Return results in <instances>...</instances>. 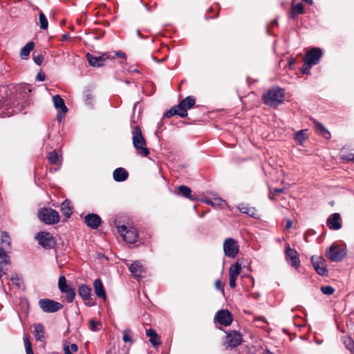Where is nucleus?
Masks as SVG:
<instances>
[{"label": "nucleus", "instance_id": "nucleus-1", "mask_svg": "<svg viewBox=\"0 0 354 354\" xmlns=\"http://www.w3.org/2000/svg\"><path fill=\"white\" fill-rule=\"evenodd\" d=\"M132 142L138 155L147 157L149 154V150L146 146L145 138L142 135L140 127L138 125L133 127Z\"/></svg>", "mask_w": 354, "mask_h": 354}, {"label": "nucleus", "instance_id": "nucleus-2", "mask_svg": "<svg viewBox=\"0 0 354 354\" xmlns=\"http://www.w3.org/2000/svg\"><path fill=\"white\" fill-rule=\"evenodd\" d=\"M285 92L283 88L272 87L263 94L264 103L270 106H277L281 104L284 100Z\"/></svg>", "mask_w": 354, "mask_h": 354}, {"label": "nucleus", "instance_id": "nucleus-3", "mask_svg": "<svg viewBox=\"0 0 354 354\" xmlns=\"http://www.w3.org/2000/svg\"><path fill=\"white\" fill-rule=\"evenodd\" d=\"M347 253L346 246L343 245L332 244L330 247L326 250V257L333 262L341 261Z\"/></svg>", "mask_w": 354, "mask_h": 354}, {"label": "nucleus", "instance_id": "nucleus-4", "mask_svg": "<svg viewBox=\"0 0 354 354\" xmlns=\"http://www.w3.org/2000/svg\"><path fill=\"white\" fill-rule=\"evenodd\" d=\"M38 216L41 221L49 225L57 223L60 221L59 213L50 208L43 209L39 212Z\"/></svg>", "mask_w": 354, "mask_h": 354}, {"label": "nucleus", "instance_id": "nucleus-5", "mask_svg": "<svg viewBox=\"0 0 354 354\" xmlns=\"http://www.w3.org/2000/svg\"><path fill=\"white\" fill-rule=\"evenodd\" d=\"M223 251L225 256L234 258L239 252V245L236 240L227 238L223 242Z\"/></svg>", "mask_w": 354, "mask_h": 354}, {"label": "nucleus", "instance_id": "nucleus-6", "mask_svg": "<svg viewBox=\"0 0 354 354\" xmlns=\"http://www.w3.org/2000/svg\"><path fill=\"white\" fill-rule=\"evenodd\" d=\"M38 243L45 249H51L55 245V241L52 234L46 232H39L36 236Z\"/></svg>", "mask_w": 354, "mask_h": 354}, {"label": "nucleus", "instance_id": "nucleus-7", "mask_svg": "<svg viewBox=\"0 0 354 354\" xmlns=\"http://www.w3.org/2000/svg\"><path fill=\"white\" fill-rule=\"evenodd\" d=\"M118 231L124 240L129 243H133L137 241L138 234L136 229L127 228L125 225L118 226Z\"/></svg>", "mask_w": 354, "mask_h": 354}, {"label": "nucleus", "instance_id": "nucleus-8", "mask_svg": "<svg viewBox=\"0 0 354 354\" xmlns=\"http://www.w3.org/2000/svg\"><path fill=\"white\" fill-rule=\"evenodd\" d=\"M39 306L44 312L55 313L62 308V305L49 299H42L39 301Z\"/></svg>", "mask_w": 354, "mask_h": 354}, {"label": "nucleus", "instance_id": "nucleus-9", "mask_svg": "<svg viewBox=\"0 0 354 354\" xmlns=\"http://www.w3.org/2000/svg\"><path fill=\"white\" fill-rule=\"evenodd\" d=\"M243 342L242 335L239 332L232 330L227 334L226 348H235L239 346Z\"/></svg>", "mask_w": 354, "mask_h": 354}, {"label": "nucleus", "instance_id": "nucleus-10", "mask_svg": "<svg viewBox=\"0 0 354 354\" xmlns=\"http://www.w3.org/2000/svg\"><path fill=\"white\" fill-rule=\"evenodd\" d=\"M311 263L317 273L321 276H327L328 270L326 268V261L322 257H317L316 259L311 257Z\"/></svg>", "mask_w": 354, "mask_h": 354}, {"label": "nucleus", "instance_id": "nucleus-11", "mask_svg": "<svg viewBox=\"0 0 354 354\" xmlns=\"http://www.w3.org/2000/svg\"><path fill=\"white\" fill-rule=\"evenodd\" d=\"M196 100L193 96H187L183 100L178 104V109L180 111V117L185 118L187 116V110L194 106Z\"/></svg>", "mask_w": 354, "mask_h": 354}, {"label": "nucleus", "instance_id": "nucleus-12", "mask_svg": "<svg viewBox=\"0 0 354 354\" xmlns=\"http://www.w3.org/2000/svg\"><path fill=\"white\" fill-rule=\"evenodd\" d=\"M214 319L218 323L225 326H230L233 320L232 315L228 310H218Z\"/></svg>", "mask_w": 354, "mask_h": 354}, {"label": "nucleus", "instance_id": "nucleus-13", "mask_svg": "<svg viewBox=\"0 0 354 354\" xmlns=\"http://www.w3.org/2000/svg\"><path fill=\"white\" fill-rule=\"evenodd\" d=\"M127 266L135 279L140 280L144 277L145 269L139 261H135L130 265L127 264Z\"/></svg>", "mask_w": 354, "mask_h": 354}, {"label": "nucleus", "instance_id": "nucleus-14", "mask_svg": "<svg viewBox=\"0 0 354 354\" xmlns=\"http://www.w3.org/2000/svg\"><path fill=\"white\" fill-rule=\"evenodd\" d=\"M285 254L286 259L289 263L295 268H297L299 266V259L298 253L295 250L290 248L288 244L286 247Z\"/></svg>", "mask_w": 354, "mask_h": 354}, {"label": "nucleus", "instance_id": "nucleus-15", "mask_svg": "<svg viewBox=\"0 0 354 354\" xmlns=\"http://www.w3.org/2000/svg\"><path fill=\"white\" fill-rule=\"evenodd\" d=\"M326 225L330 230H339L342 228V219L339 213L332 214L326 220Z\"/></svg>", "mask_w": 354, "mask_h": 354}, {"label": "nucleus", "instance_id": "nucleus-16", "mask_svg": "<svg viewBox=\"0 0 354 354\" xmlns=\"http://www.w3.org/2000/svg\"><path fill=\"white\" fill-rule=\"evenodd\" d=\"M109 58L106 53H104L100 56H94L90 53H87L86 59L89 64L93 67H101L104 65V62Z\"/></svg>", "mask_w": 354, "mask_h": 354}, {"label": "nucleus", "instance_id": "nucleus-17", "mask_svg": "<svg viewBox=\"0 0 354 354\" xmlns=\"http://www.w3.org/2000/svg\"><path fill=\"white\" fill-rule=\"evenodd\" d=\"M0 99V117H10L13 115L15 111L9 105L8 99H5L3 95L1 96Z\"/></svg>", "mask_w": 354, "mask_h": 354}, {"label": "nucleus", "instance_id": "nucleus-18", "mask_svg": "<svg viewBox=\"0 0 354 354\" xmlns=\"http://www.w3.org/2000/svg\"><path fill=\"white\" fill-rule=\"evenodd\" d=\"M53 104L55 108L58 111L57 118L59 120H61L62 116L60 115V113L65 114L68 111V109L65 104L64 100L59 95H55L53 97Z\"/></svg>", "mask_w": 354, "mask_h": 354}, {"label": "nucleus", "instance_id": "nucleus-19", "mask_svg": "<svg viewBox=\"0 0 354 354\" xmlns=\"http://www.w3.org/2000/svg\"><path fill=\"white\" fill-rule=\"evenodd\" d=\"M84 222L91 229H97L102 223L101 218L96 214H88L84 217Z\"/></svg>", "mask_w": 354, "mask_h": 354}, {"label": "nucleus", "instance_id": "nucleus-20", "mask_svg": "<svg viewBox=\"0 0 354 354\" xmlns=\"http://www.w3.org/2000/svg\"><path fill=\"white\" fill-rule=\"evenodd\" d=\"M304 12V6L301 3L297 2V0H292L290 10L288 12L290 19H295L298 15L303 14Z\"/></svg>", "mask_w": 354, "mask_h": 354}, {"label": "nucleus", "instance_id": "nucleus-21", "mask_svg": "<svg viewBox=\"0 0 354 354\" xmlns=\"http://www.w3.org/2000/svg\"><path fill=\"white\" fill-rule=\"evenodd\" d=\"M93 288L96 296L105 301L106 299V295L100 279H95L93 282Z\"/></svg>", "mask_w": 354, "mask_h": 354}, {"label": "nucleus", "instance_id": "nucleus-22", "mask_svg": "<svg viewBox=\"0 0 354 354\" xmlns=\"http://www.w3.org/2000/svg\"><path fill=\"white\" fill-rule=\"evenodd\" d=\"M113 176L115 181L122 182L127 179L129 174L124 169L118 167L113 171Z\"/></svg>", "mask_w": 354, "mask_h": 354}, {"label": "nucleus", "instance_id": "nucleus-23", "mask_svg": "<svg viewBox=\"0 0 354 354\" xmlns=\"http://www.w3.org/2000/svg\"><path fill=\"white\" fill-rule=\"evenodd\" d=\"M146 335L149 337V342L154 348H156L158 346L160 345L161 342L159 340L160 337L157 335L155 330L153 328L147 330Z\"/></svg>", "mask_w": 354, "mask_h": 354}, {"label": "nucleus", "instance_id": "nucleus-24", "mask_svg": "<svg viewBox=\"0 0 354 354\" xmlns=\"http://www.w3.org/2000/svg\"><path fill=\"white\" fill-rule=\"evenodd\" d=\"M314 123L315 124V131L318 135L324 137L327 140L330 138V133L322 123H319L315 120H314Z\"/></svg>", "mask_w": 354, "mask_h": 354}, {"label": "nucleus", "instance_id": "nucleus-25", "mask_svg": "<svg viewBox=\"0 0 354 354\" xmlns=\"http://www.w3.org/2000/svg\"><path fill=\"white\" fill-rule=\"evenodd\" d=\"M323 55V51L319 48H311V66L319 63Z\"/></svg>", "mask_w": 354, "mask_h": 354}, {"label": "nucleus", "instance_id": "nucleus-26", "mask_svg": "<svg viewBox=\"0 0 354 354\" xmlns=\"http://www.w3.org/2000/svg\"><path fill=\"white\" fill-rule=\"evenodd\" d=\"M35 338L37 341L42 342L44 338V326L41 324H36L34 325Z\"/></svg>", "mask_w": 354, "mask_h": 354}, {"label": "nucleus", "instance_id": "nucleus-27", "mask_svg": "<svg viewBox=\"0 0 354 354\" xmlns=\"http://www.w3.org/2000/svg\"><path fill=\"white\" fill-rule=\"evenodd\" d=\"M237 208L241 213L247 214L250 217L255 218L257 214V209L254 207H249L245 204L239 205Z\"/></svg>", "mask_w": 354, "mask_h": 354}, {"label": "nucleus", "instance_id": "nucleus-28", "mask_svg": "<svg viewBox=\"0 0 354 354\" xmlns=\"http://www.w3.org/2000/svg\"><path fill=\"white\" fill-rule=\"evenodd\" d=\"M307 132L308 129H303L295 133L294 139L297 145H303L304 142L308 139Z\"/></svg>", "mask_w": 354, "mask_h": 354}, {"label": "nucleus", "instance_id": "nucleus-29", "mask_svg": "<svg viewBox=\"0 0 354 354\" xmlns=\"http://www.w3.org/2000/svg\"><path fill=\"white\" fill-rule=\"evenodd\" d=\"M78 293L83 300L86 301L91 296V289L86 285H81L79 287Z\"/></svg>", "mask_w": 354, "mask_h": 354}, {"label": "nucleus", "instance_id": "nucleus-30", "mask_svg": "<svg viewBox=\"0 0 354 354\" xmlns=\"http://www.w3.org/2000/svg\"><path fill=\"white\" fill-rule=\"evenodd\" d=\"M191 193H192L191 189L185 185H180L178 187V190L176 192V194H178V195L184 196L190 200H194V198H192Z\"/></svg>", "mask_w": 354, "mask_h": 354}, {"label": "nucleus", "instance_id": "nucleus-31", "mask_svg": "<svg viewBox=\"0 0 354 354\" xmlns=\"http://www.w3.org/2000/svg\"><path fill=\"white\" fill-rule=\"evenodd\" d=\"M61 211L66 218H69L73 214L72 207L71 202L68 200H65L61 206Z\"/></svg>", "mask_w": 354, "mask_h": 354}, {"label": "nucleus", "instance_id": "nucleus-32", "mask_svg": "<svg viewBox=\"0 0 354 354\" xmlns=\"http://www.w3.org/2000/svg\"><path fill=\"white\" fill-rule=\"evenodd\" d=\"M35 44L33 41L28 42L25 46H24L20 53V55L22 59H27L30 55V51L33 49Z\"/></svg>", "mask_w": 354, "mask_h": 354}, {"label": "nucleus", "instance_id": "nucleus-33", "mask_svg": "<svg viewBox=\"0 0 354 354\" xmlns=\"http://www.w3.org/2000/svg\"><path fill=\"white\" fill-rule=\"evenodd\" d=\"M310 70V50H306L304 63L302 67L300 68L301 73L303 74H308Z\"/></svg>", "mask_w": 354, "mask_h": 354}, {"label": "nucleus", "instance_id": "nucleus-34", "mask_svg": "<svg viewBox=\"0 0 354 354\" xmlns=\"http://www.w3.org/2000/svg\"><path fill=\"white\" fill-rule=\"evenodd\" d=\"M61 292L66 294V299L68 303H71L74 300L75 297V290L74 288L69 286L62 290Z\"/></svg>", "mask_w": 354, "mask_h": 354}, {"label": "nucleus", "instance_id": "nucleus-35", "mask_svg": "<svg viewBox=\"0 0 354 354\" xmlns=\"http://www.w3.org/2000/svg\"><path fill=\"white\" fill-rule=\"evenodd\" d=\"M48 160L52 165H60V157L55 151H50L48 154Z\"/></svg>", "mask_w": 354, "mask_h": 354}, {"label": "nucleus", "instance_id": "nucleus-36", "mask_svg": "<svg viewBox=\"0 0 354 354\" xmlns=\"http://www.w3.org/2000/svg\"><path fill=\"white\" fill-rule=\"evenodd\" d=\"M241 270V266L239 263L233 264L230 266L229 270V276L237 277Z\"/></svg>", "mask_w": 354, "mask_h": 354}, {"label": "nucleus", "instance_id": "nucleus-37", "mask_svg": "<svg viewBox=\"0 0 354 354\" xmlns=\"http://www.w3.org/2000/svg\"><path fill=\"white\" fill-rule=\"evenodd\" d=\"M0 241L1 244L3 247H10V237L9 236L8 232H0Z\"/></svg>", "mask_w": 354, "mask_h": 354}, {"label": "nucleus", "instance_id": "nucleus-38", "mask_svg": "<svg viewBox=\"0 0 354 354\" xmlns=\"http://www.w3.org/2000/svg\"><path fill=\"white\" fill-rule=\"evenodd\" d=\"M11 281L19 289H24V283L23 280L18 274H15L11 277Z\"/></svg>", "mask_w": 354, "mask_h": 354}, {"label": "nucleus", "instance_id": "nucleus-39", "mask_svg": "<svg viewBox=\"0 0 354 354\" xmlns=\"http://www.w3.org/2000/svg\"><path fill=\"white\" fill-rule=\"evenodd\" d=\"M180 109H178V106L177 105V106H174L171 107L169 110L167 111L165 113L164 116L166 118H171L175 115H178L180 116Z\"/></svg>", "mask_w": 354, "mask_h": 354}, {"label": "nucleus", "instance_id": "nucleus-40", "mask_svg": "<svg viewBox=\"0 0 354 354\" xmlns=\"http://www.w3.org/2000/svg\"><path fill=\"white\" fill-rule=\"evenodd\" d=\"M123 336H122V340L125 342H129L131 344L133 343V339H132V332L130 329H126L123 330L122 332Z\"/></svg>", "mask_w": 354, "mask_h": 354}, {"label": "nucleus", "instance_id": "nucleus-41", "mask_svg": "<svg viewBox=\"0 0 354 354\" xmlns=\"http://www.w3.org/2000/svg\"><path fill=\"white\" fill-rule=\"evenodd\" d=\"M0 258L2 259V263H5V265L10 264L9 257L3 248H0Z\"/></svg>", "mask_w": 354, "mask_h": 354}, {"label": "nucleus", "instance_id": "nucleus-42", "mask_svg": "<svg viewBox=\"0 0 354 354\" xmlns=\"http://www.w3.org/2000/svg\"><path fill=\"white\" fill-rule=\"evenodd\" d=\"M207 15L205 16V19H213L218 16V11H215L213 7H209L207 10Z\"/></svg>", "mask_w": 354, "mask_h": 354}, {"label": "nucleus", "instance_id": "nucleus-43", "mask_svg": "<svg viewBox=\"0 0 354 354\" xmlns=\"http://www.w3.org/2000/svg\"><path fill=\"white\" fill-rule=\"evenodd\" d=\"M58 287L60 291H62V290L69 287L67 284L66 277L64 275L60 276L59 278Z\"/></svg>", "mask_w": 354, "mask_h": 354}, {"label": "nucleus", "instance_id": "nucleus-44", "mask_svg": "<svg viewBox=\"0 0 354 354\" xmlns=\"http://www.w3.org/2000/svg\"><path fill=\"white\" fill-rule=\"evenodd\" d=\"M24 346L27 354H34L28 336L24 337Z\"/></svg>", "mask_w": 354, "mask_h": 354}, {"label": "nucleus", "instance_id": "nucleus-45", "mask_svg": "<svg viewBox=\"0 0 354 354\" xmlns=\"http://www.w3.org/2000/svg\"><path fill=\"white\" fill-rule=\"evenodd\" d=\"M100 325H101L100 322L93 319L89 320V328L92 331H98L100 330L98 328Z\"/></svg>", "mask_w": 354, "mask_h": 354}, {"label": "nucleus", "instance_id": "nucleus-46", "mask_svg": "<svg viewBox=\"0 0 354 354\" xmlns=\"http://www.w3.org/2000/svg\"><path fill=\"white\" fill-rule=\"evenodd\" d=\"M322 292L326 295H331L334 293L335 289L330 286H322Z\"/></svg>", "mask_w": 354, "mask_h": 354}, {"label": "nucleus", "instance_id": "nucleus-47", "mask_svg": "<svg viewBox=\"0 0 354 354\" xmlns=\"http://www.w3.org/2000/svg\"><path fill=\"white\" fill-rule=\"evenodd\" d=\"M226 205L225 201L221 198H215L214 200V207H223Z\"/></svg>", "mask_w": 354, "mask_h": 354}, {"label": "nucleus", "instance_id": "nucleus-48", "mask_svg": "<svg viewBox=\"0 0 354 354\" xmlns=\"http://www.w3.org/2000/svg\"><path fill=\"white\" fill-rule=\"evenodd\" d=\"M283 188H274L272 191L270 190V194H269L270 199L274 200V196H273L274 194H279L283 192Z\"/></svg>", "mask_w": 354, "mask_h": 354}, {"label": "nucleus", "instance_id": "nucleus-49", "mask_svg": "<svg viewBox=\"0 0 354 354\" xmlns=\"http://www.w3.org/2000/svg\"><path fill=\"white\" fill-rule=\"evenodd\" d=\"M33 59L36 64H37L38 66H40L41 64V63L43 62L44 57L42 55H38L34 56Z\"/></svg>", "mask_w": 354, "mask_h": 354}, {"label": "nucleus", "instance_id": "nucleus-50", "mask_svg": "<svg viewBox=\"0 0 354 354\" xmlns=\"http://www.w3.org/2000/svg\"><path fill=\"white\" fill-rule=\"evenodd\" d=\"M345 344L348 349L350 351H352L353 348L354 347V342L351 339H348L347 341H346Z\"/></svg>", "mask_w": 354, "mask_h": 354}, {"label": "nucleus", "instance_id": "nucleus-51", "mask_svg": "<svg viewBox=\"0 0 354 354\" xmlns=\"http://www.w3.org/2000/svg\"><path fill=\"white\" fill-rule=\"evenodd\" d=\"M237 277H230L229 285L230 288H234L236 287V281Z\"/></svg>", "mask_w": 354, "mask_h": 354}, {"label": "nucleus", "instance_id": "nucleus-52", "mask_svg": "<svg viewBox=\"0 0 354 354\" xmlns=\"http://www.w3.org/2000/svg\"><path fill=\"white\" fill-rule=\"evenodd\" d=\"M45 78L46 75L43 72L38 73L36 77V80L40 82L45 80Z\"/></svg>", "mask_w": 354, "mask_h": 354}, {"label": "nucleus", "instance_id": "nucleus-53", "mask_svg": "<svg viewBox=\"0 0 354 354\" xmlns=\"http://www.w3.org/2000/svg\"><path fill=\"white\" fill-rule=\"evenodd\" d=\"M50 20H57V21H59V22H66V19H58V18H55V13H54V12H52V13L50 15Z\"/></svg>", "mask_w": 354, "mask_h": 354}, {"label": "nucleus", "instance_id": "nucleus-54", "mask_svg": "<svg viewBox=\"0 0 354 354\" xmlns=\"http://www.w3.org/2000/svg\"><path fill=\"white\" fill-rule=\"evenodd\" d=\"M39 22H48L46 15L42 12L39 13Z\"/></svg>", "mask_w": 354, "mask_h": 354}, {"label": "nucleus", "instance_id": "nucleus-55", "mask_svg": "<svg viewBox=\"0 0 354 354\" xmlns=\"http://www.w3.org/2000/svg\"><path fill=\"white\" fill-rule=\"evenodd\" d=\"M69 349L71 351V352H74V353H76L77 351H78V346L76 344H72L70 346H69Z\"/></svg>", "mask_w": 354, "mask_h": 354}, {"label": "nucleus", "instance_id": "nucleus-56", "mask_svg": "<svg viewBox=\"0 0 354 354\" xmlns=\"http://www.w3.org/2000/svg\"><path fill=\"white\" fill-rule=\"evenodd\" d=\"M6 266L5 263H2V261L0 262V279H1L2 276L5 274L6 272L3 271V266Z\"/></svg>", "mask_w": 354, "mask_h": 354}, {"label": "nucleus", "instance_id": "nucleus-57", "mask_svg": "<svg viewBox=\"0 0 354 354\" xmlns=\"http://www.w3.org/2000/svg\"><path fill=\"white\" fill-rule=\"evenodd\" d=\"M292 222L290 218L286 220V229L288 230L292 227Z\"/></svg>", "mask_w": 354, "mask_h": 354}, {"label": "nucleus", "instance_id": "nucleus-58", "mask_svg": "<svg viewBox=\"0 0 354 354\" xmlns=\"http://www.w3.org/2000/svg\"><path fill=\"white\" fill-rule=\"evenodd\" d=\"M215 286H216V289L222 290V291L223 290V288H222L221 281L220 280H216V281L215 283Z\"/></svg>", "mask_w": 354, "mask_h": 354}, {"label": "nucleus", "instance_id": "nucleus-59", "mask_svg": "<svg viewBox=\"0 0 354 354\" xmlns=\"http://www.w3.org/2000/svg\"><path fill=\"white\" fill-rule=\"evenodd\" d=\"M93 100V96L91 94H87L86 96V104H91V101Z\"/></svg>", "mask_w": 354, "mask_h": 354}, {"label": "nucleus", "instance_id": "nucleus-60", "mask_svg": "<svg viewBox=\"0 0 354 354\" xmlns=\"http://www.w3.org/2000/svg\"><path fill=\"white\" fill-rule=\"evenodd\" d=\"M64 353L65 354H73L70 349H69V346H66L64 345Z\"/></svg>", "mask_w": 354, "mask_h": 354}, {"label": "nucleus", "instance_id": "nucleus-61", "mask_svg": "<svg viewBox=\"0 0 354 354\" xmlns=\"http://www.w3.org/2000/svg\"><path fill=\"white\" fill-rule=\"evenodd\" d=\"M295 64V59H291L289 60L288 62V66L289 68L291 69L292 68V66Z\"/></svg>", "mask_w": 354, "mask_h": 354}, {"label": "nucleus", "instance_id": "nucleus-62", "mask_svg": "<svg viewBox=\"0 0 354 354\" xmlns=\"http://www.w3.org/2000/svg\"><path fill=\"white\" fill-rule=\"evenodd\" d=\"M116 55H118L120 57H122V58H124L126 57L125 54L121 51L117 52Z\"/></svg>", "mask_w": 354, "mask_h": 354}, {"label": "nucleus", "instance_id": "nucleus-63", "mask_svg": "<svg viewBox=\"0 0 354 354\" xmlns=\"http://www.w3.org/2000/svg\"><path fill=\"white\" fill-rule=\"evenodd\" d=\"M48 24H40V28L42 30H46L48 28Z\"/></svg>", "mask_w": 354, "mask_h": 354}, {"label": "nucleus", "instance_id": "nucleus-64", "mask_svg": "<svg viewBox=\"0 0 354 354\" xmlns=\"http://www.w3.org/2000/svg\"><path fill=\"white\" fill-rule=\"evenodd\" d=\"M205 203L208 204V205H212V207H214V201H212V200H205Z\"/></svg>", "mask_w": 354, "mask_h": 354}]
</instances>
